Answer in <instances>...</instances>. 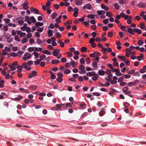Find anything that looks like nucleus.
Instances as JSON below:
<instances>
[{
	"mask_svg": "<svg viewBox=\"0 0 146 146\" xmlns=\"http://www.w3.org/2000/svg\"><path fill=\"white\" fill-rule=\"evenodd\" d=\"M86 63L87 64H89L90 63V58L88 57L86 59Z\"/></svg>",
	"mask_w": 146,
	"mask_h": 146,
	"instance_id": "obj_58",
	"label": "nucleus"
},
{
	"mask_svg": "<svg viewBox=\"0 0 146 146\" xmlns=\"http://www.w3.org/2000/svg\"><path fill=\"white\" fill-rule=\"evenodd\" d=\"M85 5L86 7V8L89 9H92V7L91 4L90 3L88 4H86Z\"/></svg>",
	"mask_w": 146,
	"mask_h": 146,
	"instance_id": "obj_18",
	"label": "nucleus"
},
{
	"mask_svg": "<svg viewBox=\"0 0 146 146\" xmlns=\"http://www.w3.org/2000/svg\"><path fill=\"white\" fill-rule=\"evenodd\" d=\"M122 90L123 92L126 94H130L131 93L129 91H127L126 90H125L124 88L122 89Z\"/></svg>",
	"mask_w": 146,
	"mask_h": 146,
	"instance_id": "obj_28",
	"label": "nucleus"
},
{
	"mask_svg": "<svg viewBox=\"0 0 146 146\" xmlns=\"http://www.w3.org/2000/svg\"><path fill=\"white\" fill-rule=\"evenodd\" d=\"M114 6L115 7V9L116 10H119L120 7L117 3H115L114 4Z\"/></svg>",
	"mask_w": 146,
	"mask_h": 146,
	"instance_id": "obj_15",
	"label": "nucleus"
},
{
	"mask_svg": "<svg viewBox=\"0 0 146 146\" xmlns=\"http://www.w3.org/2000/svg\"><path fill=\"white\" fill-rule=\"evenodd\" d=\"M79 69L81 70H84L85 69V67L84 65H81L79 67Z\"/></svg>",
	"mask_w": 146,
	"mask_h": 146,
	"instance_id": "obj_33",
	"label": "nucleus"
},
{
	"mask_svg": "<svg viewBox=\"0 0 146 146\" xmlns=\"http://www.w3.org/2000/svg\"><path fill=\"white\" fill-rule=\"evenodd\" d=\"M139 29L137 28H128L127 29L128 32L131 34L133 35L135 32L137 33Z\"/></svg>",
	"mask_w": 146,
	"mask_h": 146,
	"instance_id": "obj_1",
	"label": "nucleus"
},
{
	"mask_svg": "<svg viewBox=\"0 0 146 146\" xmlns=\"http://www.w3.org/2000/svg\"><path fill=\"white\" fill-rule=\"evenodd\" d=\"M123 105L125 108H127L129 106V104L128 103H123Z\"/></svg>",
	"mask_w": 146,
	"mask_h": 146,
	"instance_id": "obj_53",
	"label": "nucleus"
},
{
	"mask_svg": "<svg viewBox=\"0 0 146 146\" xmlns=\"http://www.w3.org/2000/svg\"><path fill=\"white\" fill-rule=\"evenodd\" d=\"M15 40L16 41H17L18 42H20V39L19 38V37L17 36H15Z\"/></svg>",
	"mask_w": 146,
	"mask_h": 146,
	"instance_id": "obj_46",
	"label": "nucleus"
},
{
	"mask_svg": "<svg viewBox=\"0 0 146 146\" xmlns=\"http://www.w3.org/2000/svg\"><path fill=\"white\" fill-rule=\"evenodd\" d=\"M137 7L140 8H145V5L142 2H141L137 5Z\"/></svg>",
	"mask_w": 146,
	"mask_h": 146,
	"instance_id": "obj_6",
	"label": "nucleus"
},
{
	"mask_svg": "<svg viewBox=\"0 0 146 146\" xmlns=\"http://www.w3.org/2000/svg\"><path fill=\"white\" fill-rule=\"evenodd\" d=\"M145 72V70L143 68L139 70L140 72L141 73H144Z\"/></svg>",
	"mask_w": 146,
	"mask_h": 146,
	"instance_id": "obj_52",
	"label": "nucleus"
},
{
	"mask_svg": "<svg viewBox=\"0 0 146 146\" xmlns=\"http://www.w3.org/2000/svg\"><path fill=\"white\" fill-rule=\"evenodd\" d=\"M53 31L49 29L48 31V35L49 37H51L53 35L52 32Z\"/></svg>",
	"mask_w": 146,
	"mask_h": 146,
	"instance_id": "obj_9",
	"label": "nucleus"
},
{
	"mask_svg": "<svg viewBox=\"0 0 146 146\" xmlns=\"http://www.w3.org/2000/svg\"><path fill=\"white\" fill-rule=\"evenodd\" d=\"M56 78V76L54 74H52L50 76V78L54 80Z\"/></svg>",
	"mask_w": 146,
	"mask_h": 146,
	"instance_id": "obj_45",
	"label": "nucleus"
},
{
	"mask_svg": "<svg viewBox=\"0 0 146 146\" xmlns=\"http://www.w3.org/2000/svg\"><path fill=\"white\" fill-rule=\"evenodd\" d=\"M113 32L111 31L109 32L108 33V37H111L113 35Z\"/></svg>",
	"mask_w": 146,
	"mask_h": 146,
	"instance_id": "obj_24",
	"label": "nucleus"
},
{
	"mask_svg": "<svg viewBox=\"0 0 146 146\" xmlns=\"http://www.w3.org/2000/svg\"><path fill=\"white\" fill-rule=\"evenodd\" d=\"M31 20L32 21V22L33 23H35L36 22V20L35 18L33 16H32L31 18Z\"/></svg>",
	"mask_w": 146,
	"mask_h": 146,
	"instance_id": "obj_38",
	"label": "nucleus"
},
{
	"mask_svg": "<svg viewBox=\"0 0 146 146\" xmlns=\"http://www.w3.org/2000/svg\"><path fill=\"white\" fill-rule=\"evenodd\" d=\"M56 80L58 82L60 83L62 82V78H60V77H58L56 78Z\"/></svg>",
	"mask_w": 146,
	"mask_h": 146,
	"instance_id": "obj_36",
	"label": "nucleus"
},
{
	"mask_svg": "<svg viewBox=\"0 0 146 146\" xmlns=\"http://www.w3.org/2000/svg\"><path fill=\"white\" fill-rule=\"evenodd\" d=\"M66 108H67L68 107H72V105H71L70 103H67L66 104Z\"/></svg>",
	"mask_w": 146,
	"mask_h": 146,
	"instance_id": "obj_51",
	"label": "nucleus"
},
{
	"mask_svg": "<svg viewBox=\"0 0 146 146\" xmlns=\"http://www.w3.org/2000/svg\"><path fill=\"white\" fill-rule=\"evenodd\" d=\"M95 40L94 39V38H91L90 39V40H89V43L90 44H91V43H94V42Z\"/></svg>",
	"mask_w": 146,
	"mask_h": 146,
	"instance_id": "obj_37",
	"label": "nucleus"
},
{
	"mask_svg": "<svg viewBox=\"0 0 146 146\" xmlns=\"http://www.w3.org/2000/svg\"><path fill=\"white\" fill-rule=\"evenodd\" d=\"M4 82V80H1L0 81V88H2L3 87Z\"/></svg>",
	"mask_w": 146,
	"mask_h": 146,
	"instance_id": "obj_20",
	"label": "nucleus"
},
{
	"mask_svg": "<svg viewBox=\"0 0 146 146\" xmlns=\"http://www.w3.org/2000/svg\"><path fill=\"white\" fill-rule=\"evenodd\" d=\"M99 77L98 74H96V75L92 77V80L93 81H96L98 79V78Z\"/></svg>",
	"mask_w": 146,
	"mask_h": 146,
	"instance_id": "obj_19",
	"label": "nucleus"
},
{
	"mask_svg": "<svg viewBox=\"0 0 146 146\" xmlns=\"http://www.w3.org/2000/svg\"><path fill=\"white\" fill-rule=\"evenodd\" d=\"M122 30L126 31L127 30H126V27L122 25L120 28Z\"/></svg>",
	"mask_w": 146,
	"mask_h": 146,
	"instance_id": "obj_43",
	"label": "nucleus"
},
{
	"mask_svg": "<svg viewBox=\"0 0 146 146\" xmlns=\"http://www.w3.org/2000/svg\"><path fill=\"white\" fill-rule=\"evenodd\" d=\"M34 48L35 50L37 52L40 51L42 50V49L41 48L36 47H34Z\"/></svg>",
	"mask_w": 146,
	"mask_h": 146,
	"instance_id": "obj_25",
	"label": "nucleus"
},
{
	"mask_svg": "<svg viewBox=\"0 0 146 146\" xmlns=\"http://www.w3.org/2000/svg\"><path fill=\"white\" fill-rule=\"evenodd\" d=\"M57 14L56 13V12H54V13L52 15V16L51 17V18L54 19L55 18L56 16H57Z\"/></svg>",
	"mask_w": 146,
	"mask_h": 146,
	"instance_id": "obj_22",
	"label": "nucleus"
},
{
	"mask_svg": "<svg viewBox=\"0 0 146 146\" xmlns=\"http://www.w3.org/2000/svg\"><path fill=\"white\" fill-rule=\"evenodd\" d=\"M103 23L105 24H107L109 22L108 19H105L103 20Z\"/></svg>",
	"mask_w": 146,
	"mask_h": 146,
	"instance_id": "obj_57",
	"label": "nucleus"
},
{
	"mask_svg": "<svg viewBox=\"0 0 146 146\" xmlns=\"http://www.w3.org/2000/svg\"><path fill=\"white\" fill-rule=\"evenodd\" d=\"M33 54L34 55L35 58H37L38 57V53L36 51H34L33 52Z\"/></svg>",
	"mask_w": 146,
	"mask_h": 146,
	"instance_id": "obj_26",
	"label": "nucleus"
},
{
	"mask_svg": "<svg viewBox=\"0 0 146 146\" xmlns=\"http://www.w3.org/2000/svg\"><path fill=\"white\" fill-rule=\"evenodd\" d=\"M60 62V61L58 60H53L52 61V63L53 64H58Z\"/></svg>",
	"mask_w": 146,
	"mask_h": 146,
	"instance_id": "obj_16",
	"label": "nucleus"
},
{
	"mask_svg": "<svg viewBox=\"0 0 146 146\" xmlns=\"http://www.w3.org/2000/svg\"><path fill=\"white\" fill-rule=\"evenodd\" d=\"M84 62H85V61H84V58H81L80 60V62L81 64H84Z\"/></svg>",
	"mask_w": 146,
	"mask_h": 146,
	"instance_id": "obj_48",
	"label": "nucleus"
},
{
	"mask_svg": "<svg viewBox=\"0 0 146 146\" xmlns=\"http://www.w3.org/2000/svg\"><path fill=\"white\" fill-rule=\"evenodd\" d=\"M53 7L56 9H58L60 7V5L58 4H55L53 5Z\"/></svg>",
	"mask_w": 146,
	"mask_h": 146,
	"instance_id": "obj_35",
	"label": "nucleus"
},
{
	"mask_svg": "<svg viewBox=\"0 0 146 146\" xmlns=\"http://www.w3.org/2000/svg\"><path fill=\"white\" fill-rule=\"evenodd\" d=\"M46 58V56L44 54L41 55L40 56V58H41L42 60H44Z\"/></svg>",
	"mask_w": 146,
	"mask_h": 146,
	"instance_id": "obj_56",
	"label": "nucleus"
},
{
	"mask_svg": "<svg viewBox=\"0 0 146 146\" xmlns=\"http://www.w3.org/2000/svg\"><path fill=\"white\" fill-rule=\"evenodd\" d=\"M31 56V54L29 53H27L24 54L23 58V59L24 60H26L27 59H29Z\"/></svg>",
	"mask_w": 146,
	"mask_h": 146,
	"instance_id": "obj_2",
	"label": "nucleus"
},
{
	"mask_svg": "<svg viewBox=\"0 0 146 146\" xmlns=\"http://www.w3.org/2000/svg\"><path fill=\"white\" fill-rule=\"evenodd\" d=\"M95 52L93 53H91L90 54V57L94 58L95 57Z\"/></svg>",
	"mask_w": 146,
	"mask_h": 146,
	"instance_id": "obj_47",
	"label": "nucleus"
},
{
	"mask_svg": "<svg viewBox=\"0 0 146 146\" xmlns=\"http://www.w3.org/2000/svg\"><path fill=\"white\" fill-rule=\"evenodd\" d=\"M81 51L83 52H85L87 51V48L85 46H83L80 49Z\"/></svg>",
	"mask_w": 146,
	"mask_h": 146,
	"instance_id": "obj_21",
	"label": "nucleus"
},
{
	"mask_svg": "<svg viewBox=\"0 0 146 146\" xmlns=\"http://www.w3.org/2000/svg\"><path fill=\"white\" fill-rule=\"evenodd\" d=\"M22 96L21 95H18L17 97H15L14 98V100L16 101H19L21 100V99H22Z\"/></svg>",
	"mask_w": 146,
	"mask_h": 146,
	"instance_id": "obj_10",
	"label": "nucleus"
},
{
	"mask_svg": "<svg viewBox=\"0 0 146 146\" xmlns=\"http://www.w3.org/2000/svg\"><path fill=\"white\" fill-rule=\"evenodd\" d=\"M35 25L36 26H42L43 25V23L39 22H37L35 23Z\"/></svg>",
	"mask_w": 146,
	"mask_h": 146,
	"instance_id": "obj_14",
	"label": "nucleus"
},
{
	"mask_svg": "<svg viewBox=\"0 0 146 146\" xmlns=\"http://www.w3.org/2000/svg\"><path fill=\"white\" fill-rule=\"evenodd\" d=\"M5 78L6 79H8L10 78V76L9 74L7 73L5 75Z\"/></svg>",
	"mask_w": 146,
	"mask_h": 146,
	"instance_id": "obj_59",
	"label": "nucleus"
},
{
	"mask_svg": "<svg viewBox=\"0 0 146 146\" xmlns=\"http://www.w3.org/2000/svg\"><path fill=\"white\" fill-rule=\"evenodd\" d=\"M33 64V62L32 60H29L27 63V64L29 66H30Z\"/></svg>",
	"mask_w": 146,
	"mask_h": 146,
	"instance_id": "obj_44",
	"label": "nucleus"
},
{
	"mask_svg": "<svg viewBox=\"0 0 146 146\" xmlns=\"http://www.w3.org/2000/svg\"><path fill=\"white\" fill-rule=\"evenodd\" d=\"M18 23L20 25H21L23 24L24 22L22 20H19L18 22Z\"/></svg>",
	"mask_w": 146,
	"mask_h": 146,
	"instance_id": "obj_63",
	"label": "nucleus"
},
{
	"mask_svg": "<svg viewBox=\"0 0 146 146\" xmlns=\"http://www.w3.org/2000/svg\"><path fill=\"white\" fill-rule=\"evenodd\" d=\"M119 35H120V37L121 38H122L124 36V35L123 33L122 32H119Z\"/></svg>",
	"mask_w": 146,
	"mask_h": 146,
	"instance_id": "obj_39",
	"label": "nucleus"
},
{
	"mask_svg": "<svg viewBox=\"0 0 146 146\" xmlns=\"http://www.w3.org/2000/svg\"><path fill=\"white\" fill-rule=\"evenodd\" d=\"M105 72L104 71L100 70L98 71V73L101 76H103L105 74Z\"/></svg>",
	"mask_w": 146,
	"mask_h": 146,
	"instance_id": "obj_13",
	"label": "nucleus"
},
{
	"mask_svg": "<svg viewBox=\"0 0 146 146\" xmlns=\"http://www.w3.org/2000/svg\"><path fill=\"white\" fill-rule=\"evenodd\" d=\"M124 62H125L126 64V65L127 66H128L130 64V62L128 60H125L124 61Z\"/></svg>",
	"mask_w": 146,
	"mask_h": 146,
	"instance_id": "obj_34",
	"label": "nucleus"
},
{
	"mask_svg": "<svg viewBox=\"0 0 146 146\" xmlns=\"http://www.w3.org/2000/svg\"><path fill=\"white\" fill-rule=\"evenodd\" d=\"M37 86H32L29 87V89L31 90H34L36 88Z\"/></svg>",
	"mask_w": 146,
	"mask_h": 146,
	"instance_id": "obj_23",
	"label": "nucleus"
},
{
	"mask_svg": "<svg viewBox=\"0 0 146 146\" xmlns=\"http://www.w3.org/2000/svg\"><path fill=\"white\" fill-rule=\"evenodd\" d=\"M77 5H80L82 4V0H75Z\"/></svg>",
	"mask_w": 146,
	"mask_h": 146,
	"instance_id": "obj_8",
	"label": "nucleus"
},
{
	"mask_svg": "<svg viewBox=\"0 0 146 146\" xmlns=\"http://www.w3.org/2000/svg\"><path fill=\"white\" fill-rule=\"evenodd\" d=\"M135 71V70H134L133 69H132L131 70H130L129 71V72L128 73V74H134Z\"/></svg>",
	"mask_w": 146,
	"mask_h": 146,
	"instance_id": "obj_62",
	"label": "nucleus"
},
{
	"mask_svg": "<svg viewBox=\"0 0 146 146\" xmlns=\"http://www.w3.org/2000/svg\"><path fill=\"white\" fill-rule=\"evenodd\" d=\"M16 68L18 70H17V72H21L22 70V67L21 66H19V65H17V66Z\"/></svg>",
	"mask_w": 146,
	"mask_h": 146,
	"instance_id": "obj_12",
	"label": "nucleus"
},
{
	"mask_svg": "<svg viewBox=\"0 0 146 146\" xmlns=\"http://www.w3.org/2000/svg\"><path fill=\"white\" fill-rule=\"evenodd\" d=\"M105 110V108H103L101 109V111L99 113V115L100 116H103L104 115V113H105V112L104 111Z\"/></svg>",
	"mask_w": 146,
	"mask_h": 146,
	"instance_id": "obj_7",
	"label": "nucleus"
},
{
	"mask_svg": "<svg viewBox=\"0 0 146 146\" xmlns=\"http://www.w3.org/2000/svg\"><path fill=\"white\" fill-rule=\"evenodd\" d=\"M47 48L50 50H52L54 48L53 47L50 45H48L47 47Z\"/></svg>",
	"mask_w": 146,
	"mask_h": 146,
	"instance_id": "obj_60",
	"label": "nucleus"
},
{
	"mask_svg": "<svg viewBox=\"0 0 146 146\" xmlns=\"http://www.w3.org/2000/svg\"><path fill=\"white\" fill-rule=\"evenodd\" d=\"M60 50L58 49H54L52 53V54L54 56H57V54L60 52Z\"/></svg>",
	"mask_w": 146,
	"mask_h": 146,
	"instance_id": "obj_5",
	"label": "nucleus"
},
{
	"mask_svg": "<svg viewBox=\"0 0 146 146\" xmlns=\"http://www.w3.org/2000/svg\"><path fill=\"white\" fill-rule=\"evenodd\" d=\"M11 56H13L14 57H16L18 56V55L17 53L14 52L11 53Z\"/></svg>",
	"mask_w": 146,
	"mask_h": 146,
	"instance_id": "obj_41",
	"label": "nucleus"
},
{
	"mask_svg": "<svg viewBox=\"0 0 146 146\" xmlns=\"http://www.w3.org/2000/svg\"><path fill=\"white\" fill-rule=\"evenodd\" d=\"M61 61L63 62H65L66 61V58L63 57L61 59Z\"/></svg>",
	"mask_w": 146,
	"mask_h": 146,
	"instance_id": "obj_55",
	"label": "nucleus"
},
{
	"mask_svg": "<svg viewBox=\"0 0 146 146\" xmlns=\"http://www.w3.org/2000/svg\"><path fill=\"white\" fill-rule=\"evenodd\" d=\"M144 43V42L141 40H139L138 42V44L139 46L142 45Z\"/></svg>",
	"mask_w": 146,
	"mask_h": 146,
	"instance_id": "obj_29",
	"label": "nucleus"
},
{
	"mask_svg": "<svg viewBox=\"0 0 146 146\" xmlns=\"http://www.w3.org/2000/svg\"><path fill=\"white\" fill-rule=\"evenodd\" d=\"M3 30L7 31L8 30V27L7 25H4L3 27Z\"/></svg>",
	"mask_w": 146,
	"mask_h": 146,
	"instance_id": "obj_40",
	"label": "nucleus"
},
{
	"mask_svg": "<svg viewBox=\"0 0 146 146\" xmlns=\"http://www.w3.org/2000/svg\"><path fill=\"white\" fill-rule=\"evenodd\" d=\"M68 11L70 12H71L73 11L72 8L71 6H69L68 8Z\"/></svg>",
	"mask_w": 146,
	"mask_h": 146,
	"instance_id": "obj_42",
	"label": "nucleus"
},
{
	"mask_svg": "<svg viewBox=\"0 0 146 146\" xmlns=\"http://www.w3.org/2000/svg\"><path fill=\"white\" fill-rule=\"evenodd\" d=\"M35 49L34 47H30L28 48V51L29 52H31L33 51Z\"/></svg>",
	"mask_w": 146,
	"mask_h": 146,
	"instance_id": "obj_32",
	"label": "nucleus"
},
{
	"mask_svg": "<svg viewBox=\"0 0 146 146\" xmlns=\"http://www.w3.org/2000/svg\"><path fill=\"white\" fill-rule=\"evenodd\" d=\"M27 1H25L24 3L23 4V8L24 10H27L29 8V6H28V2H27Z\"/></svg>",
	"mask_w": 146,
	"mask_h": 146,
	"instance_id": "obj_3",
	"label": "nucleus"
},
{
	"mask_svg": "<svg viewBox=\"0 0 146 146\" xmlns=\"http://www.w3.org/2000/svg\"><path fill=\"white\" fill-rule=\"evenodd\" d=\"M37 72L36 71H33L32 73H29V78H31L33 76H36Z\"/></svg>",
	"mask_w": 146,
	"mask_h": 146,
	"instance_id": "obj_4",
	"label": "nucleus"
},
{
	"mask_svg": "<svg viewBox=\"0 0 146 146\" xmlns=\"http://www.w3.org/2000/svg\"><path fill=\"white\" fill-rule=\"evenodd\" d=\"M54 35L56 36V38H60L62 36L61 34L58 32H55Z\"/></svg>",
	"mask_w": 146,
	"mask_h": 146,
	"instance_id": "obj_11",
	"label": "nucleus"
},
{
	"mask_svg": "<svg viewBox=\"0 0 146 146\" xmlns=\"http://www.w3.org/2000/svg\"><path fill=\"white\" fill-rule=\"evenodd\" d=\"M27 41V39L26 38H24L22 40L21 42L23 43L26 42Z\"/></svg>",
	"mask_w": 146,
	"mask_h": 146,
	"instance_id": "obj_54",
	"label": "nucleus"
},
{
	"mask_svg": "<svg viewBox=\"0 0 146 146\" xmlns=\"http://www.w3.org/2000/svg\"><path fill=\"white\" fill-rule=\"evenodd\" d=\"M70 64L73 67H75V66H74V65H75V63L74 61L73 60H72L70 63Z\"/></svg>",
	"mask_w": 146,
	"mask_h": 146,
	"instance_id": "obj_50",
	"label": "nucleus"
},
{
	"mask_svg": "<svg viewBox=\"0 0 146 146\" xmlns=\"http://www.w3.org/2000/svg\"><path fill=\"white\" fill-rule=\"evenodd\" d=\"M57 76L58 77L62 78V77L63 76V75L60 72H58L57 74Z\"/></svg>",
	"mask_w": 146,
	"mask_h": 146,
	"instance_id": "obj_61",
	"label": "nucleus"
},
{
	"mask_svg": "<svg viewBox=\"0 0 146 146\" xmlns=\"http://www.w3.org/2000/svg\"><path fill=\"white\" fill-rule=\"evenodd\" d=\"M124 78L122 77H121L119 78L118 79V81L119 82H120L121 81H122L123 80Z\"/></svg>",
	"mask_w": 146,
	"mask_h": 146,
	"instance_id": "obj_64",
	"label": "nucleus"
},
{
	"mask_svg": "<svg viewBox=\"0 0 146 146\" xmlns=\"http://www.w3.org/2000/svg\"><path fill=\"white\" fill-rule=\"evenodd\" d=\"M83 23L85 25L86 27H88V25L89 23V22L88 21H85L83 22Z\"/></svg>",
	"mask_w": 146,
	"mask_h": 146,
	"instance_id": "obj_27",
	"label": "nucleus"
},
{
	"mask_svg": "<svg viewBox=\"0 0 146 146\" xmlns=\"http://www.w3.org/2000/svg\"><path fill=\"white\" fill-rule=\"evenodd\" d=\"M22 68H24L26 69L27 67V65L26 63L24 62L23 63L22 65L21 66Z\"/></svg>",
	"mask_w": 146,
	"mask_h": 146,
	"instance_id": "obj_31",
	"label": "nucleus"
},
{
	"mask_svg": "<svg viewBox=\"0 0 146 146\" xmlns=\"http://www.w3.org/2000/svg\"><path fill=\"white\" fill-rule=\"evenodd\" d=\"M16 31H15V30H13L12 31V36H15L16 35Z\"/></svg>",
	"mask_w": 146,
	"mask_h": 146,
	"instance_id": "obj_30",
	"label": "nucleus"
},
{
	"mask_svg": "<svg viewBox=\"0 0 146 146\" xmlns=\"http://www.w3.org/2000/svg\"><path fill=\"white\" fill-rule=\"evenodd\" d=\"M71 72V71L69 70H66L64 72V73L65 74H68L70 73Z\"/></svg>",
	"mask_w": 146,
	"mask_h": 146,
	"instance_id": "obj_49",
	"label": "nucleus"
},
{
	"mask_svg": "<svg viewBox=\"0 0 146 146\" xmlns=\"http://www.w3.org/2000/svg\"><path fill=\"white\" fill-rule=\"evenodd\" d=\"M106 15L109 17H111L113 15V13L110 12H107L106 13Z\"/></svg>",
	"mask_w": 146,
	"mask_h": 146,
	"instance_id": "obj_17",
	"label": "nucleus"
}]
</instances>
